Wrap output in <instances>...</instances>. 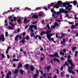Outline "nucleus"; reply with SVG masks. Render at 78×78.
I'll return each instance as SVG.
<instances>
[{"mask_svg": "<svg viewBox=\"0 0 78 78\" xmlns=\"http://www.w3.org/2000/svg\"><path fill=\"white\" fill-rule=\"evenodd\" d=\"M49 56L50 57H59V56H58V53L57 52H55L53 55L50 54Z\"/></svg>", "mask_w": 78, "mask_h": 78, "instance_id": "nucleus-1", "label": "nucleus"}, {"mask_svg": "<svg viewBox=\"0 0 78 78\" xmlns=\"http://www.w3.org/2000/svg\"><path fill=\"white\" fill-rule=\"evenodd\" d=\"M50 67H51L50 66H48L47 68V72H49V70H50Z\"/></svg>", "mask_w": 78, "mask_h": 78, "instance_id": "nucleus-36", "label": "nucleus"}, {"mask_svg": "<svg viewBox=\"0 0 78 78\" xmlns=\"http://www.w3.org/2000/svg\"><path fill=\"white\" fill-rule=\"evenodd\" d=\"M69 11H65L63 13H64L65 14H68V13H69Z\"/></svg>", "mask_w": 78, "mask_h": 78, "instance_id": "nucleus-34", "label": "nucleus"}, {"mask_svg": "<svg viewBox=\"0 0 78 78\" xmlns=\"http://www.w3.org/2000/svg\"><path fill=\"white\" fill-rule=\"evenodd\" d=\"M19 61V59H13V61Z\"/></svg>", "mask_w": 78, "mask_h": 78, "instance_id": "nucleus-40", "label": "nucleus"}, {"mask_svg": "<svg viewBox=\"0 0 78 78\" xmlns=\"http://www.w3.org/2000/svg\"><path fill=\"white\" fill-rule=\"evenodd\" d=\"M76 47H73L72 48V50H73V51H75V50H76Z\"/></svg>", "mask_w": 78, "mask_h": 78, "instance_id": "nucleus-25", "label": "nucleus"}, {"mask_svg": "<svg viewBox=\"0 0 78 78\" xmlns=\"http://www.w3.org/2000/svg\"><path fill=\"white\" fill-rule=\"evenodd\" d=\"M25 35H26V34L25 33V32H23V36H25Z\"/></svg>", "mask_w": 78, "mask_h": 78, "instance_id": "nucleus-59", "label": "nucleus"}, {"mask_svg": "<svg viewBox=\"0 0 78 78\" xmlns=\"http://www.w3.org/2000/svg\"><path fill=\"white\" fill-rule=\"evenodd\" d=\"M43 13L42 12H40L39 13V15H38L39 17H41L42 16V14Z\"/></svg>", "mask_w": 78, "mask_h": 78, "instance_id": "nucleus-29", "label": "nucleus"}, {"mask_svg": "<svg viewBox=\"0 0 78 78\" xmlns=\"http://www.w3.org/2000/svg\"><path fill=\"white\" fill-rule=\"evenodd\" d=\"M41 8L39 7H37L36 8V9H35V11H36L37 10H38V9H40Z\"/></svg>", "mask_w": 78, "mask_h": 78, "instance_id": "nucleus-49", "label": "nucleus"}, {"mask_svg": "<svg viewBox=\"0 0 78 78\" xmlns=\"http://www.w3.org/2000/svg\"><path fill=\"white\" fill-rule=\"evenodd\" d=\"M67 7L69 8H70V7H72V5H69L68 6H67Z\"/></svg>", "mask_w": 78, "mask_h": 78, "instance_id": "nucleus-58", "label": "nucleus"}, {"mask_svg": "<svg viewBox=\"0 0 78 78\" xmlns=\"http://www.w3.org/2000/svg\"><path fill=\"white\" fill-rule=\"evenodd\" d=\"M17 22L19 23H20V22H21V20L20 19H18L17 20Z\"/></svg>", "mask_w": 78, "mask_h": 78, "instance_id": "nucleus-28", "label": "nucleus"}, {"mask_svg": "<svg viewBox=\"0 0 78 78\" xmlns=\"http://www.w3.org/2000/svg\"><path fill=\"white\" fill-rule=\"evenodd\" d=\"M44 34H46V32L44 31H43L41 33L40 35L41 36H43Z\"/></svg>", "mask_w": 78, "mask_h": 78, "instance_id": "nucleus-20", "label": "nucleus"}, {"mask_svg": "<svg viewBox=\"0 0 78 78\" xmlns=\"http://www.w3.org/2000/svg\"><path fill=\"white\" fill-rule=\"evenodd\" d=\"M20 72L21 75H23V74L24 71L23 70L21 69L20 71Z\"/></svg>", "mask_w": 78, "mask_h": 78, "instance_id": "nucleus-18", "label": "nucleus"}, {"mask_svg": "<svg viewBox=\"0 0 78 78\" xmlns=\"http://www.w3.org/2000/svg\"><path fill=\"white\" fill-rule=\"evenodd\" d=\"M46 27L47 28H48V30H50V28L49 26V24H48L46 25Z\"/></svg>", "mask_w": 78, "mask_h": 78, "instance_id": "nucleus-33", "label": "nucleus"}, {"mask_svg": "<svg viewBox=\"0 0 78 78\" xmlns=\"http://www.w3.org/2000/svg\"><path fill=\"white\" fill-rule=\"evenodd\" d=\"M51 11L52 12H54V10H55V9L54 8H53V9H51Z\"/></svg>", "mask_w": 78, "mask_h": 78, "instance_id": "nucleus-45", "label": "nucleus"}, {"mask_svg": "<svg viewBox=\"0 0 78 78\" xmlns=\"http://www.w3.org/2000/svg\"><path fill=\"white\" fill-rule=\"evenodd\" d=\"M9 24L12 26V27H14V26H15V25H14V24H12V22H10Z\"/></svg>", "mask_w": 78, "mask_h": 78, "instance_id": "nucleus-44", "label": "nucleus"}, {"mask_svg": "<svg viewBox=\"0 0 78 78\" xmlns=\"http://www.w3.org/2000/svg\"><path fill=\"white\" fill-rule=\"evenodd\" d=\"M69 3H73L74 5H76V3H77V1H74L73 2H69Z\"/></svg>", "mask_w": 78, "mask_h": 78, "instance_id": "nucleus-12", "label": "nucleus"}, {"mask_svg": "<svg viewBox=\"0 0 78 78\" xmlns=\"http://www.w3.org/2000/svg\"><path fill=\"white\" fill-rule=\"evenodd\" d=\"M69 70H68V72L69 73H71V70H73V68L72 67V66H70L68 67Z\"/></svg>", "mask_w": 78, "mask_h": 78, "instance_id": "nucleus-11", "label": "nucleus"}, {"mask_svg": "<svg viewBox=\"0 0 78 78\" xmlns=\"http://www.w3.org/2000/svg\"><path fill=\"white\" fill-rule=\"evenodd\" d=\"M17 76V75L16 74L15 75H14V76H13V78H16V77Z\"/></svg>", "mask_w": 78, "mask_h": 78, "instance_id": "nucleus-57", "label": "nucleus"}, {"mask_svg": "<svg viewBox=\"0 0 78 78\" xmlns=\"http://www.w3.org/2000/svg\"><path fill=\"white\" fill-rule=\"evenodd\" d=\"M27 19L25 18L24 20L23 21L24 22H27Z\"/></svg>", "mask_w": 78, "mask_h": 78, "instance_id": "nucleus-50", "label": "nucleus"}, {"mask_svg": "<svg viewBox=\"0 0 78 78\" xmlns=\"http://www.w3.org/2000/svg\"><path fill=\"white\" fill-rule=\"evenodd\" d=\"M59 54L60 55H63V56L64 55V53L62 51H60L59 52Z\"/></svg>", "mask_w": 78, "mask_h": 78, "instance_id": "nucleus-23", "label": "nucleus"}, {"mask_svg": "<svg viewBox=\"0 0 78 78\" xmlns=\"http://www.w3.org/2000/svg\"><path fill=\"white\" fill-rule=\"evenodd\" d=\"M1 56L3 58H5V55L3 53L1 54Z\"/></svg>", "mask_w": 78, "mask_h": 78, "instance_id": "nucleus-30", "label": "nucleus"}, {"mask_svg": "<svg viewBox=\"0 0 78 78\" xmlns=\"http://www.w3.org/2000/svg\"><path fill=\"white\" fill-rule=\"evenodd\" d=\"M34 25H30L29 26V28L30 29H32L33 28H34Z\"/></svg>", "mask_w": 78, "mask_h": 78, "instance_id": "nucleus-22", "label": "nucleus"}, {"mask_svg": "<svg viewBox=\"0 0 78 78\" xmlns=\"http://www.w3.org/2000/svg\"><path fill=\"white\" fill-rule=\"evenodd\" d=\"M19 72V69H17L15 70V71L14 72V74H17L18 72Z\"/></svg>", "mask_w": 78, "mask_h": 78, "instance_id": "nucleus-19", "label": "nucleus"}, {"mask_svg": "<svg viewBox=\"0 0 78 78\" xmlns=\"http://www.w3.org/2000/svg\"><path fill=\"white\" fill-rule=\"evenodd\" d=\"M60 69H61V71H62V70H63V66H62L61 67Z\"/></svg>", "mask_w": 78, "mask_h": 78, "instance_id": "nucleus-56", "label": "nucleus"}, {"mask_svg": "<svg viewBox=\"0 0 78 78\" xmlns=\"http://www.w3.org/2000/svg\"><path fill=\"white\" fill-rule=\"evenodd\" d=\"M61 9H61V8L60 9V11L59 12H56V14L57 15H58V16H59V14H61V12L62 13H63Z\"/></svg>", "mask_w": 78, "mask_h": 78, "instance_id": "nucleus-7", "label": "nucleus"}, {"mask_svg": "<svg viewBox=\"0 0 78 78\" xmlns=\"http://www.w3.org/2000/svg\"><path fill=\"white\" fill-rule=\"evenodd\" d=\"M2 39V42H4L5 41V38L4 37V35H1V37L0 36V41Z\"/></svg>", "mask_w": 78, "mask_h": 78, "instance_id": "nucleus-4", "label": "nucleus"}, {"mask_svg": "<svg viewBox=\"0 0 78 78\" xmlns=\"http://www.w3.org/2000/svg\"><path fill=\"white\" fill-rule=\"evenodd\" d=\"M47 74V73L43 74L42 75V76H44V77H46V76H45V75H46Z\"/></svg>", "mask_w": 78, "mask_h": 78, "instance_id": "nucleus-46", "label": "nucleus"}, {"mask_svg": "<svg viewBox=\"0 0 78 78\" xmlns=\"http://www.w3.org/2000/svg\"><path fill=\"white\" fill-rule=\"evenodd\" d=\"M67 58H68V59H69V58H71V57H70V55H68Z\"/></svg>", "mask_w": 78, "mask_h": 78, "instance_id": "nucleus-55", "label": "nucleus"}, {"mask_svg": "<svg viewBox=\"0 0 78 78\" xmlns=\"http://www.w3.org/2000/svg\"><path fill=\"white\" fill-rule=\"evenodd\" d=\"M13 19L14 21H16L17 20V17H14L13 18Z\"/></svg>", "mask_w": 78, "mask_h": 78, "instance_id": "nucleus-41", "label": "nucleus"}, {"mask_svg": "<svg viewBox=\"0 0 78 78\" xmlns=\"http://www.w3.org/2000/svg\"><path fill=\"white\" fill-rule=\"evenodd\" d=\"M68 62L69 64H70L71 65L72 67H75V65H73V63L72 62V60L71 59H68Z\"/></svg>", "mask_w": 78, "mask_h": 78, "instance_id": "nucleus-2", "label": "nucleus"}, {"mask_svg": "<svg viewBox=\"0 0 78 78\" xmlns=\"http://www.w3.org/2000/svg\"><path fill=\"white\" fill-rule=\"evenodd\" d=\"M29 67L30 66H29V65H28V64H26L24 65V67H25L26 69H28Z\"/></svg>", "mask_w": 78, "mask_h": 78, "instance_id": "nucleus-13", "label": "nucleus"}, {"mask_svg": "<svg viewBox=\"0 0 78 78\" xmlns=\"http://www.w3.org/2000/svg\"><path fill=\"white\" fill-rule=\"evenodd\" d=\"M54 25L55 27H56L57 26H58V23L55 22V24Z\"/></svg>", "mask_w": 78, "mask_h": 78, "instance_id": "nucleus-27", "label": "nucleus"}, {"mask_svg": "<svg viewBox=\"0 0 78 78\" xmlns=\"http://www.w3.org/2000/svg\"><path fill=\"white\" fill-rule=\"evenodd\" d=\"M11 48V46H9L7 48V50H9Z\"/></svg>", "mask_w": 78, "mask_h": 78, "instance_id": "nucleus-54", "label": "nucleus"}, {"mask_svg": "<svg viewBox=\"0 0 78 78\" xmlns=\"http://www.w3.org/2000/svg\"><path fill=\"white\" fill-rule=\"evenodd\" d=\"M22 67V64L19 63L18 66V69H19V68H21Z\"/></svg>", "mask_w": 78, "mask_h": 78, "instance_id": "nucleus-17", "label": "nucleus"}, {"mask_svg": "<svg viewBox=\"0 0 78 78\" xmlns=\"http://www.w3.org/2000/svg\"><path fill=\"white\" fill-rule=\"evenodd\" d=\"M55 15L54 13H53L52 15V17H55Z\"/></svg>", "mask_w": 78, "mask_h": 78, "instance_id": "nucleus-60", "label": "nucleus"}, {"mask_svg": "<svg viewBox=\"0 0 78 78\" xmlns=\"http://www.w3.org/2000/svg\"><path fill=\"white\" fill-rule=\"evenodd\" d=\"M19 35H17L15 37V41H17V39H18V38H19Z\"/></svg>", "mask_w": 78, "mask_h": 78, "instance_id": "nucleus-16", "label": "nucleus"}, {"mask_svg": "<svg viewBox=\"0 0 78 78\" xmlns=\"http://www.w3.org/2000/svg\"><path fill=\"white\" fill-rule=\"evenodd\" d=\"M12 74V73L10 71L9 72H8L6 76V77L7 78H9V75H11Z\"/></svg>", "mask_w": 78, "mask_h": 78, "instance_id": "nucleus-8", "label": "nucleus"}, {"mask_svg": "<svg viewBox=\"0 0 78 78\" xmlns=\"http://www.w3.org/2000/svg\"><path fill=\"white\" fill-rule=\"evenodd\" d=\"M53 61H54V62L57 61V62H60V61H59V60L58 58H53Z\"/></svg>", "mask_w": 78, "mask_h": 78, "instance_id": "nucleus-10", "label": "nucleus"}, {"mask_svg": "<svg viewBox=\"0 0 78 78\" xmlns=\"http://www.w3.org/2000/svg\"><path fill=\"white\" fill-rule=\"evenodd\" d=\"M70 3H69V2H65V3H63L62 6H69L70 5Z\"/></svg>", "mask_w": 78, "mask_h": 78, "instance_id": "nucleus-3", "label": "nucleus"}, {"mask_svg": "<svg viewBox=\"0 0 78 78\" xmlns=\"http://www.w3.org/2000/svg\"><path fill=\"white\" fill-rule=\"evenodd\" d=\"M64 7H65V8H66V9H64L62 8H61L62 9V12H63V13H64V11H67V9H69L68 7H67V6H63Z\"/></svg>", "mask_w": 78, "mask_h": 78, "instance_id": "nucleus-6", "label": "nucleus"}, {"mask_svg": "<svg viewBox=\"0 0 78 78\" xmlns=\"http://www.w3.org/2000/svg\"><path fill=\"white\" fill-rule=\"evenodd\" d=\"M56 27L54 25V26H51V28H55Z\"/></svg>", "mask_w": 78, "mask_h": 78, "instance_id": "nucleus-64", "label": "nucleus"}, {"mask_svg": "<svg viewBox=\"0 0 78 78\" xmlns=\"http://www.w3.org/2000/svg\"><path fill=\"white\" fill-rule=\"evenodd\" d=\"M43 59H44V58L42 57L40 58V61H42Z\"/></svg>", "mask_w": 78, "mask_h": 78, "instance_id": "nucleus-62", "label": "nucleus"}, {"mask_svg": "<svg viewBox=\"0 0 78 78\" xmlns=\"http://www.w3.org/2000/svg\"><path fill=\"white\" fill-rule=\"evenodd\" d=\"M30 70L31 72L34 71V67L33 65H30Z\"/></svg>", "mask_w": 78, "mask_h": 78, "instance_id": "nucleus-9", "label": "nucleus"}, {"mask_svg": "<svg viewBox=\"0 0 78 78\" xmlns=\"http://www.w3.org/2000/svg\"><path fill=\"white\" fill-rule=\"evenodd\" d=\"M61 34H62V36H65V34H62V33H61Z\"/></svg>", "mask_w": 78, "mask_h": 78, "instance_id": "nucleus-51", "label": "nucleus"}, {"mask_svg": "<svg viewBox=\"0 0 78 78\" xmlns=\"http://www.w3.org/2000/svg\"><path fill=\"white\" fill-rule=\"evenodd\" d=\"M68 14V13H67L66 14V16H65V17H69V15Z\"/></svg>", "mask_w": 78, "mask_h": 78, "instance_id": "nucleus-52", "label": "nucleus"}, {"mask_svg": "<svg viewBox=\"0 0 78 78\" xmlns=\"http://www.w3.org/2000/svg\"><path fill=\"white\" fill-rule=\"evenodd\" d=\"M47 35V38L48 39L49 41H50V38L51 37V36L49 34H46Z\"/></svg>", "mask_w": 78, "mask_h": 78, "instance_id": "nucleus-15", "label": "nucleus"}, {"mask_svg": "<svg viewBox=\"0 0 78 78\" xmlns=\"http://www.w3.org/2000/svg\"><path fill=\"white\" fill-rule=\"evenodd\" d=\"M21 41V42L22 43V44H24V43L25 42V40H21V41H20V43Z\"/></svg>", "mask_w": 78, "mask_h": 78, "instance_id": "nucleus-38", "label": "nucleus"}, {"mask_svg": "<svg viewBox=\"0 0 78 78\" xmlns=\"http://www.w3.org/2000/svg\"><path fill=\"white\" fill-rule=\"evenodd\" d=\"M36 23H37V21H35L33 23V25H34V24Z\"/></svg>", "mask_w": 78, "mask_h": 78, "instance_id": "nucleus-47", "label": "nucleus"}, {"mask_svg": "<svg viewBox=\"0 0 78 78\" xmlns=\"http://www.w3.org/2000/svg\"><path fill=\"white\" fill-rule=\"evenodd\" d=\"M25 39L27 40H29L30 39V37L29 36H27L26 37H25Z\"/></svg>", "mask_w": 78, "mask_h": 78, "instance_id": "nucleus-39", "label": "nucleus"}, {"mask_svg": "<svg viewBox=\"0 0 78 78\" xmlns=\"http://www.w3.org/2000/svg\"><path fill=\"white\" fill-rule=\"evenodd\" d=\"M32 17L34 19H37V18H38V16L36 15H33Z\"/></svg>", "mask_w": 78, "mask_h": 78, "instance_id": "nucleus-14", "label": "nucleus"}, {"mask_svg": "<svg viewBox=\"0 0 78 78\" xmlns=\"http://www.w3.org/2000/svg\"><path fill=\"white\" fill-rule=\"evenodd\" d=\"M56 71H57V74H58V73H59V70H58V69H57Z\"/></svg>", "mask_w": 78, "mask_h": 78, "instance_id": "nucleus-61", "label": "nucleus"}, {"mask_svg": "<svg viewBox=\"0 0 78 78\" xmlns=\"http://www.w3.org/2000/svg\"><path fill=\"white\" fill-rule=\"evenodd\" d=\"M30 30H31V33H33V32H34V30H33V29H31Z\"/></svg>", "mask_w": 78, "mask_h": 78, "instance_id": "nucleus-48", "label": "nucleus"}, {"mask_svg": "<svg viewBox=\"0 0 78 78\" xmlns=\"http://www.w3.org/2000/svg\"><path fill=\"white\" fill-rule=\"evenodd\" d=\"M57 3H58L60 5H62V4H63V3H62V2L60 1H58Z\"/></svg>", "mask_w": 78, "mask_h": 78, "instance_id": "nucleus-21", "label": "nucleus"}, {"mask_svg": "<svg viewBox=\"0 0 78 78\" xmlns=\"http://www.w3.org/2000/svg\"><path fill=\"white\" fill-rule=\"evenodd\" d=\"M51 32V30H50L49 31L48 30H47V31L46 32V34H48V33H50Z\"/></svg>", "mask_w": 78, "mask_h": 78, "instance_id": "nucleus-35", "label": "nucleus"}, {"mask_svg": "<svg viewBox=\"0 0 78 78\" xmlns=\"http://www.w3.org/2000/svg\"><path fill=\"white\" fill-rule=\"evenodd\" d=\"M54 3L52 2L50 4H48V7L49 9H50V8L51 7H53V5H54Z\"/></svg>", "mask_w": 78, "mask_h": 78, "instance_id": "nucleus-5", "label": "nucleus"}, {"mask_svg": "<svg viewBox=\"0 0 78 78\" xmlns=\"http://www.w3.org/2000/svg\"><path fill=\"white\" fill-rule=\"evenodd\" d=\"M75 28V26L74 25H72L71 26V28L72 29V30H73V29H74Z\"/></svg>", "mask_w": 78, "mask_h": 78, "instance_id": "nucleus-37", "label": "nucleus"}, {"mask_svg": "<svg viewBox=\"0 0 78 78\" xmlns=\"http://www.w3.org/2000/svg\"><path fill=\"white\" fill-rule=\"evenodd\" d=\"M57 78V76L56 75H55L54 76L53 78Z\"/></svg>", "mask_w": 78, "mask_h": 78, "instance_id": "nucleus-63", "label": "nucleus"}, {"mask_svg": "<svg viewBox=\"0 0 78 78\" xmlns=\"http://www.w3.org/2000/svg\"><path fill=\"white\" fill-rule=\"evenodd\" d=\"M37 77H38V74H36L34 76V78H36Z\"/></svg>", "mask_w": 78, "mask_h": 78, "instance_id": "nucleus-26", "label": "nucleus"}, {"mask_svg": "<svg viewBox=\"0 0 78 78\" xmlns=\"http://www.w3.org/2000/svg\"><path fill=\"white\" fill-rule=\"evenodd\" d=\"M8 28H9V29H10V30H12V29H13V27H11L10 26H9L8 27Z\"/></svg>", "mask_w": 78, "mask_h": 78, "instance_id": "nucleus-32", "label": "nucleus"}, {"mask_svg": "<svg viewBox=\"0 0 78 78\" xmlns=\"http://www.w3.org/2000/svg\"><path fill=\"white\" fill-rule=\"evenodd\" d=\"M72 73L73 75H74L75 74V73L73 72V70H71V73Z\"/></svg>", "mask_w": 78, "mask_h": 78, "instance_id": "nucleus-43", "label": "nucleus"}, {"mask_svg": "<svg viewBox=\"0 0 78 78\" xmlns=\"http://www.w3.org/2000/svg\"><path fill=\"white\" fill-rule=\"evenodd\" d=\"M65 65H66V66H67V67H69V64H68L67 62V61H66L65 62Z\"/></svg>", "mask_w": 78, "mask_h": 78, "instance_id": "nucleus-31", "label": "nucleus"}, {"mask_svg": "<svg viewBox=\"0 0 78 78\" xmlns=\"http://www.w3.org/2000/svg\"><path fill=\"white\" fill-rule=\"evenodd\" d=\"M37 27L36 25H34V29H35V30L37 29Z\"/></svg>", "mask_w": 78, "mask_h": 78, "instance_id": "nucleus-53", "label": "nucleus"}, {"mask_svg": "<svg viewBox=\"0 0 78 78\" xmlns=\"http://www.w3.org/2000/svg\"><path fill=\"white\" fill-rule=\"evenodd\" d=\"M8 32H6L5 33V36L8 37Z\"/></svg>", "mask_w": 78, "mask_h": 78, "instance_id": "nucleus-42", "label": "nucleus"}, {"mask_svg": "<svg viewBox=\"0 0 78 78\" xmlns=\"http://www.w3.org/2000/svg\"><path fill=\"white\" fill-rule=\"evenodd\" d=\"M30 36L31 37H33H33H35V35H34V33H32L31 34H30Z\"/></svg>", "mask_w": 78, "mask_h": 78, "instance_id": "nucleus-24", "label": "nucleus"}]
</instances>
